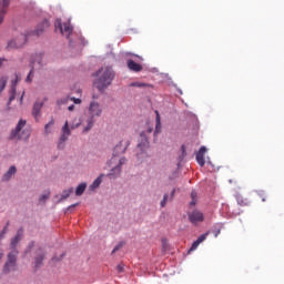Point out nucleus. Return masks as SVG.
<instances>
[{
  "instance_id": "1",
  "label": "nucleus",
  "mask_w": 284,
  "mask_h": 284,
  "mask_svg": "<svg viewBox=\"0 0 284 284\" xmlns=\"http://www.w3.org/2000/svg\"><path fill=\"white\" fill-rule=\"evenodd\" d=\"M95 75L97 79L94 81V85L99 90V92H104L105 90H108V88L112 85L114 77H116L112 67H102L100 70L97 71Z\"/></svg>"
},
{
  "instance_id": "2",
  "label": "nucleus",
  "mask_w": 284,
  "mask_h": 284,
  "mask_svg": "<svg viewBox=\"0 0 284 284\" xmlns=\"http://www.w3.org/2000/svg\"><path fill=\"white\" fill-rule=\"evenodd\" d=\"M27 123L26 120H20L17 126L11 131L9 139H11V141H21V139L28 141L30 139V130H23Z\"/></svg>"
},
{
  "instance_id": "3",
  "label": "nucleus",
  "mask_w": 284,
  "mask_h": 284,
  "mask_svg": "<svg viewBox=\"0 0 284 284\" xmlns=\"http://www.w3.org/2000/svg\"><path fill=\"white\" fill-rule=\"evenodd\" d=\"M45 65L43 61V53H36L31 57V70L26 79L27 83H32V78L34 77V70H41Z\"/></svg>"
},
{
  "instance_id": "4",
  "label": "nucleus",
  "mask_w": 284,
  "mask_h": 284,
  "mask_svg": "<svg viewBox=\"0 0 284 284\" xmlns=\"http://www.w3.org/2000/svg\"><path fill=\"white\" fill-rule=\"evenodd\" d=\"M19 256V250H14L8 253L7 262L3 265L2 273L10 274V272H17V258Z\"/></svg>"
},
{
  "instance_id": "5",
  "label": "nucleus",
  "mask_w": 284,
  "mask_h": 284,
  "mask_svg": "<svg viewBox=\"0 0 284 284\" xmlns=\"http://www.w3.org/2000/svg\"><path fill=\"white\" fill-rule=\"evenodd\" d=\"M28 42V36L21 33L17 38H13L8 41L7 43V50H19L22 45H26Z\"/></svg>"
},
{
  "instance_id": "6",
  "label": "nucleus",
  "mask_w": 284,
  "mask_h": 284,
  "mask_svg": "<svg viewBox=\"0 0 284 284\" xmlns=\"http://www.w3.org/2000/svg\"><path fill=\"white\" fill-rule=\"evenodd\" d=\"M55 28H59L61 34H63V37H67V39H70V34H72L74 30L70 22L61 23V20L59 19L55 21Z\"/></svg>"
},
{
  "instance_id": "7",
  "label": "nucleus",
  "mask_w": 284,
  "mask_h": 284,
  "mask_svg": "<svg viewBox=\"0 0 284 284\" xmlns=\"http://www.w3.org/2000/svg\"><path fill=\"white\" fill-rule=\"evenodd\" d=\"M70 125L68 124V121H65L62 128V134L58 141V150H63V148H65V141H68V136H70Z\"/></svg>"
},
{
  "instance_id": "8",
  "label": "nucleus",
  "mask_w": 284,
  "mask_h": 284,
  "mask_svg": "<svg viewBox=\"0 0 284 284\" xmlns=\"http://www.w3.org/2000/svg\"><path fill=\"white\" fill-rule=\"evenodd\" d=\"M43 261H45V250L38 248L33 260L34 270H39L40 267H43Z\"/></svg>"
},
{
  "instance_id": "9",
  "label": "nucleus",
  "mask_w": 284,
  "mask_h": 284,
  "mask_svg": "<svg viewBox=\"0 0 284 284\" xmlns=\"http://www.w3.org/2000/svg\"><path fill=\"white\" fill-rule=\"evenodd\" d=\"M189 221L193 225H199V223H203L205 221V216L201 211H193L189 214Z\"/></svg>"
},
{
  "instance_id": "10",
  "label": "nucleus",
  "mask_w": 284,
  "mask_h": 284,
  "mask_svg": "<svg viewBox=\"0 0 284 284\" xmlns=\"http://www.w3.org/2000/svg\"><path fill=\"white\" fill-rule=\"evenodd\" d=\"M130 148V140H122L118 145H115L113 151V156H119V154H125V150Z\"/></svg>"
},
{
  "instance_id": "11",
  "label": "nucleus",
  "mask_w": 284,
  "mask_h": 284,
  "mask_svg": "<svg viewBox=\"0 0 284 284\" xmlns=\"http://www.w3.org/2000/svg\"><path fill=\"white\" fill-rule=\"evenodd\" d=\"M8 8H10V0H0V26L3 24L6 16L8 14Z\"/></svg>"
},
{
  "instance_id": "12",
  "label": "nucleus",
  "mask_w": 284,
  "mask_h": 284,
  "mask_svg": "<svg viewBox=\"0 0 284 284\" xmlns=\"http://www.w3.org/2000/svg\"><path fill=\"white\" fill-rule=\"evenodd\" d=\"M103 112V109H101V104L98 102H91L90 108H89V114L90 116H101Z\"/></svg>"
},
{
  "instance_id": "13",
  "label": "nucleus",
  "mask_w": 284,
  "mask_h": 284,
  "mask_svg": "<svg viewBox=\"0 0 284 284\" xmlns=\"http://www.w3.org/2000/svg\"><path fill=\"white\" fill-rule=\"evenodd\" d=\"M205 152H207V149L205 146H201L196 153V161L201 168L205 165Z\"/></svg>"
},
{
  "instance_id": "14",
  "label": "nucleus",
  "mask_w": 284,
  "mask_h": 284,
  "mask_svg": "<svg viewBox=\"0 0 284 284\" xmlns=\"http://www.w3.org/2000/svg\"><path fill=\"white\" fill-rule=\"evenodd\" d=\"M48 28H50V21L48 20H43L40 24H38V27L34 30V34H37V37L43 34V32H45V30H48Z\"/></svg>"
},
{
  "instance_id": "15",
  "label": "nucleus",
  "mask_w": 284,
  "mask_h": 284,
  "mask_svg": "<svg viewBox=\"0 0 284 284\" xmlns=\"http://www.w3.org/2000/svg\"><path fill=\"white\" fill-rule=\"evenodd\" d=\"M210 235V231H207L206 233L200 235L197 237V240L195 242H193L190 252H194V250H196V247H199V245H201V243H203V241H205V239H207V236Z\"/></svg>"
},
{
  "instance_id": "16",
  "label": "nucleus",
  "mask_w": 284,
  "mask_h": 284,
  "mask_svg": "<svg viewBox=\"0 0 284 284\" xmlns=\"http://www.w3.org/2000/svg\"><path fill=\"white\" fill-rule=\"evenodd\" d=\"M21 81V77L16 75V80L12 81V87H11V94L9 98V103L14 101L16 94H17V83Z\"/></svg>"
},
{
  "instance_id": "17",
  "label": "nucleus",
  "mask_w": 284,
  "mask_h": 284,
  "mask_svg": "<svg viewBox=\"0 0 284 284\" xmlns=\"http://www.w3.org/2000/svg\"><path fill=\"white\" fill-rule=\"evenodd\" d=\"M14 174H17V166L11 165L9 168V170L2 175V181H4V182L10 181V179H12V176H14Z\"/></svg>"
},
{
  "instance_id": "18",
  "label": "nucleus",
  "mask_w": 284,
  "mask_h": 284,
  "mask_svg": "<svg viewBox=\"0 0 284 284\" xmlns=\"http://www.w3.org/2000/svg\"><path fill=\"white\" fill-rule=\"evenodd\" d=\"M126 65L132 72H141V70H143V65L136 63L134 60H129Z\"/></svg>"
},
{
  "instance_id": "19",
  "label": "nucleus",
  "mask_w": 284,
  "mask_h": 284,
  "mask_svg": "<svg viewBox=\"0 0 284 284\" xmlns=\"http://www.w3.org/2000/svg\"><path fill=\"white\" fill-rule=\"evenodd\" d=\"M125 162H126L125 158L120 159L119 165H116L114 169L111 170L109 176H114V172L115 174H121V165H125Z\"/></svg>"
},
{
  "instance_id": "20",
  "label": "nucleus",
  "mask_w": 284,
  "mask_h": 284,
  "mask_svg": "<svg viewBox=\"0 0 284 284\" xmlns=\"http://www.w3.org/2000/svg\"><path fill=\"white\" fill-rule=\"evenodd\" d=\"M43 108L42 102H36L32 109V115L34 119H39V114H41V109Z\"/></svg>"
},
{
  "instance_id": "21",
  "label": "nucleus",
  "mask_w": 284,
  "mask_h": 284,
  "mask_svg": "<svg viewBox=\"0 0 284 284\" xmlns=\"http://www.w3.org/2000/svg\"><path fill=\"white\" fill-rule=\"evenodd\" d=\"M69 101H73L77 105L81 104V99L79 98H65L64 100H58V105H63V103H68Z\"/></svg>"
},
{
  "instance_id": "22",
  "label": "nucleus",
  "mask_w": 284,
  "mask_h": 284,
  "mask_svg": "<svg viewBox=\"0 0 284 284\" xmlns=\"http://www.w3.org/2000/svg\"><path fill=\"white\" fill-rule=\"evenodd\" d=\"M155 131L154 134H159L161 132V115L159 114V111H155Z\"/></svg>"
},
{
  "instance_id": "23",
  "label": "nucleus",
  "mask_w": 284,
  "mask_h": 284,
  "mask_svg": "<svg viewBox=\"0 0 284 284\" xmlns=\"http://www.w3.org/2000/svg\"><path fill=\"white\" fill-rule=\"evenodd\" d=\"M94 126V118L92 115H90L88 119H87V125L85 128L83 129V132H90L91 128Z\"/></svg>"
},
{
  "instance_id": "24",
  "label": "nucleus",
  "mask_w": 284,
  "mask_h": 284,
  "mask_svg": "<svg viewBox=\"0 0 284 284\" xmlns=\"http://www.w3.org/2000/svg\"><path fill=\"white\" fill-rule=\"evenodd\" d=\"M85 187H88L87 183H81L75 189V196H83V192H85Z\"/></svg>"
},
{
  "instance_id": "25",
  "label": "nucleus",
  "mask_w": 284,
  "mask_h": 284,
  "mask_svg": "<svg viewBox=\"0 0 284 284\" xmlns=\"http://www.w3.org/2000/svg\"><path fill=\"white\" fill-rule=\"evenodd\" d=\"M103 181V175H100L98 179H95L93 181V183L90 185V190H97V187H99V185H101Z\"/></svg>"
},
{
  "instance_id": "26",
  "label": "nucleus",
  "mask_w": 284,
  "mask_h": 284,
  "mask_svg": "<svg viewBox=\"0 0 284 284\" xmlns=\"http://www.w3.org/2000/svg\"><path fill=\"white\" fill-rule=\"evenodd\" d=\"M19 243H21V241H19L16 237H12L11 243H10V250L11 252H14V250H17V245H19Z\"/></svg>"
},
{
  "instance_id": "27",
  "label": "nucleus",
  "mask_w": 284,
  "mask_h": 284,
  "mask_svg": "<svg viewBox=\"0 0 284 284\" xmlns=\"http://www.w3.org/2000/svg\"><path fill=\"white\" fill-rule=\"evenodd\" d=\"M7 83H8V78L6 77L0 78V93L3 92V90H6Z\"/></svg>"
},
{
  "instance_id": "28",
  "label": "nucleus",
  "mask_w": 284,
  "mask_h": 284,
  "mask_svg": "<svg viewBox=\"0 0 284 284\" xmlns=\"http://www.w3.org/2000/svg\"><path fill=\"white\" fill-rule=\"evenodd\" d=\"M131 87L132 88H151L150 84L143 83V82H133V83H131Z\"/></svg>"
},
{
  "instance_id": "29",
  "label": "nucleus",
  "mask_w": 284,
  "mask_h": 284,
  "mask_svg": "<svg viewBox=\"0 0 284 284\" xmlns=\"http://www.w3.org/2000/svg\"><path fill=\"white\" fill-rule=\"evenodd\" d=\"M72 192H74V189H73V187H70L69 190H64V191L62 192V200L69 199V197H70V194H72Z\"/></svg>"
},
{
  "instance_id": "30",
  "label": "nucleus",
  "mask_w": 284,
  "mask_h": 284,
  "mask_svg": "<svg viewBox=\"0 0 284 284\" xmlns=\"http://www.w3.org/2000/svg\"><path fill=\"white\" fill-rule=\"evenodd\" d=\"M52 125H54V120H51L49 123L45 124L44 126V134H50V128H52Z\"/></svg>"
},
{
  "instance_id": "31",
  "label": "nucleus",
  "mask_w": 284,
  "mask_h": 284,
  "mask_svg": "<svg viewBox=\"0 0 284 284\" xmlns=\"http://www.w3.org/2000/svg\"><path fill=\"white\" fill-rule=\"evenodd\" d=\"M153 131H154V128L148 124L146 131L142 132L141 136H146V134H152Z\"/></svg>"
},
{
  "instance_id": "32",
  "label": "nucleus",
  "mask_w": 284,
  "mask_h": 284,
  "mask_svg": "<svg viewBox=\"0 0 284 284\" xmlns=\"http://www.w3.org/2000/svg\"><path fill=\"white\" fill-rule=\"evenodd\" d=\"M48 199H50V191H48L47 193L42 194L39 199L40 203H45V201H48Z\"/></svg>"
},
{
  "instance_id": "33",
  "label": "nucleus",
  "mask_w": 284,
  "mask_h": 284,
  "mask_svg": "<svg viewBox=\"0 0 284 284\" xmlns=\"http://www.w3.org/2000/svg\"><path fill=\"white\" fill-rule=\"evenodd\" d=\"M13 239H17L18 241H21L23 239V227H20L18 231H17V234Z\"/></svg>"
},
{
  "instance_id": "34",
  "label": "nucleus",
  "mask_w": 284,
  "mask_h": 284,
  "mask_svg": "<svg viewBox=\"0 0 284 284\" xmlns=\"http://www.w3.org/2000/svg\"><path fill=\"white\" fill-rule=\"evenodd\" d=\"M196 196H197L196 191H192L191 192L192 201L190 202V205H196Z\"/></svg>"
},
{
  "instance_id": "35",
  "label": "nucleus",
  "mask_w": 284,
  "mask_h": 284,
  "mask_svg": "<svg viewBox=\"0 0 284 284\" xmlns=\"http://www.w3.org/2000/svg\"><path fill=\"white\" fill-rule=\"evenodd\" d=\"M124 270H125V267L123 266V264H119V265L116 266V272H118V274L123 273Z\"/></svg>"
},
{
  "instance_id": "36",
  "label": "nucleus",
  "mask_w": 284,
  "mask_h": 284,
  "mask_svg": "<svg viewBox=\"0 0 284 284\" xmlns=\"http://www.w3.org/2000/svg\"><path fill=\"white\" fill-rule=\"evenodd\" d=\"M258 196L260 199H262L263 203H265V201L267 200V195L265 194V192H260Z\"/></svg>"
},
{
  "instance_id": "37",
  "label": "nucleus",
  "mask_w": 284,
  "mask_h": 284,
  "mask_svg": "<svg viewBox=\"0 0 284 284\" xmlns=\"http://www.w3.org/2000/svg\"><path fill=\"white\" fill-rule=\"evenodd\" d=\"M8 227H10V221L7 222L6 226L2 230V236L3 234H8Z\"/></svg>"
},
{
  "instance_id": "38",
  "label": "nucleus",
  "mask_w": 284,
  "mask_h": 284,
  "mask_svg": "<svg viewBox=\"0 0 284 284\" xmlns=\"http://www.w3.org/2000/svg\"><path fill=\"white\" fill-rule=\"evenodd\" d=\"M121 247H123V243H120L116 246H114L112 254H114V252H119V250H121Z\"/></svg>"
},
{
  "instance_id": "39",
  "label": "nucleus",
  "mask_w": 284,
  "mask_h": 284,
  "mask_svg": "<svg viewBox=\"0 0 284 284\" xmlns=\"http://www.w3.org/2000/svg\"><path fill=\"white\" fill-rule=\"evenodd\" d=\"M8 59L6 58H0V68H2L3 63H6Z\"/></svg>"
},
{
  "instance_id": "40",
  "label": "nucleus",
  "mask_w": 284,
  "mask_h": 284,
  "mask_svg": "<svg viewBox=\"0 0 284 284\" xmlns=\"http://www.w3.org/2000/svg\"><path fill=\"white\" fill-rule=\"evenodd\" d=\"M34 247V242H31L28 246V250L26 251V253L30 252V250Z\"/></svg>"
},
{
  "instance_id": "41",
  "label": "nucleus",
  "mask_w": 284,
  "mask_h": 284,
  "mask_svg": "<svg viewBox=\"0 0 284 284\" xmlns=\"http://www.w3.org/2000/svg\"><path fill=\"white\" fill-rule=\"evenodd\" d=\"M219 234H221V229H217L216 231H214L215 239L219 236Z\"/></svg>"
},
{
  "instance_id": "42",
  "label": "nucleus",
  "mask_w": 284,
  "mask_h": 284,
  "mask_svg": "<svg viewBox=\"0 0 284 284\" xmlns=\"http://www.w3.org/2000/svg\"><path fill=\"white\" fill-rule=\"evenodd\" d=\"M165 205H168V201L162 200V201H161V207H165Z\"/></svg>"
},
{
  "instance_id": "43",
  "label": "nucleus",
  "mask_w": 284,
  "mask_h": 284,
  "mask_svg": "<svg viewBox=\"0 0 284 284\" xmlns=\"http://www.w3.org/2000/svg\"><path fill=\"white\" fill-rule=\"evenodd\" d=\"M68 110H69V112H73L74 111V104L69 105Z\"/></svg>"
},
{
  "instance_id": "44",
  "label": "nucleus",
  "mask_w": 284,
  "mask_h": 284,
  "mask_svg": "<svg viewBox=\"0 0 284 284\" xmlns=\"http://www.w3.org/2000/svg\"><path fill=\"white\" fill-rule=\"evenodd\" d=\"M174 194H176V189H173V190L171 191V199H174Z\"/></svg>"
},
{
  "instance_id": "45",
  "label": "nucleus",
  "mask_w": 284,
  "mask_h": 284,
  "mask_svg": "<svg viewBox=\"0 0 284 284\" xmlns=\"http://www.w3.org/2000/svg\"><path fill=\"white\" fill-rule=\"evenodd\" d=\"M77 205H79V203L72 204L71 206H69V210H72V209L77 207Z\"/></svg>"
},
{
  "instance_id": "46",
  "label": "nucleus",
  "mask_w": 284,
  "mask_h": 284,
  "mask_svg": "<svg viewBox=\"0 0 284 284\" xmlns=\"http://www.w3.org/2000/svg\"><path fill=\"white\" fill-rule=\"evenodd\" d=\"M26 94V92L22 93L21 98H20V103H23V95Z\"/></svg>"
},
{
  "instance_id": "47",
  "label": "nucleus",
  "mask_w": 284,
  "mask_h": 284,
  "mask_svg": "<svg viewBox=\"0 0 284 284\" xmlns=\"http://www.w3.org/2000/svg\"><path fill=\"white\" fill-rule=\"evenodd\" d=\"M168 199H169V195L164 194L163 200L166 201V203H168Z\"/></svg>"
},
{
  "instance_id": "48",
  "label": "nucleus",
  "mask_w": 284,
  "mask_h": 284,
  "mask_svg": "<svg viewBox=\"0 0 284 284\" xmlns=\"http://www.w3.org/2000/svg\"><path fill=\"white\" fill-rule=\"evenodd\" d=\"M182 154H185V145H182Z\"/></svg>"
},
{
  "instance_id": "49",
  "label": "nucleus",
  "mask_w": 284,
  "mask_h": 284,
  "mask_svg": "<svg viewBox=\"0 0 284 284\" xmlns=\"http://www.w3.org/2000/svg\"><path fill=\"white\" fill-rule=\"evenodd\" d=\"M1 258H3V254H0V261H1Z\"/></svg>"
}]
</instances>
